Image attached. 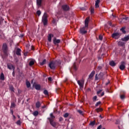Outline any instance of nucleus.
I'll return each instance as SVG.
<instances>
[{"mask_svg":"<svg viewBox=\"0 0 129 129\" xmlns=\"http://www.w3.org/2000/svg\"><path fill=\"white\" fill-rule=\"evenodd\" d=\"M128 19V17H123L122 18V21H123V20H125V21H127V19Z\"/></svg>","mask_w":129,"mask_h":129,"instance_id":"obj_46","label":"nucleus"},{"mask_svg":"<svg viewBox=\"0 0 129 129\" xmlns=\"http://www.w3.org/2000/svg\"><path fill=\"white\" fill-rule=\"evenodd\" d=\"M109 26H112V23H111V22H109Z\"/></svg>","mask_w":129,"mask_h":129,"instance_id":"obj_55","label":"nucleus"},{"mask_svg":"<svg viewBox=\"0 0 129 129\" xmlns=\"http://www.w3.org/2000/svg\"><path fill=\"white\" fill-rule=\"evenodd\" d=\"M119 69L120 70H124L125 69V62L124 61H121V64L119 66Z\"/></svg>","mask_w":129,"mask_h":129,"instance_id":"obj_8","label":"nucleus"},{"mask_svg":"<svg viewBox=\"0 0 129 129\" xmlns=\"http://www.w3.org/2000/svg\"><path fill=\"white\" fill-rule=\"evenodd\" d=\"M96 100H97V96H95L93 98V101H94V102H95V101H96Z\"/></svg>","mask_w":129,"mask_h":129,"instance_id":"obj_36","label":"nucleus"},{"mask_svg":"<svg viewBox=\"0 0 129 129\" xmlns=\"http://www.w3.org/2000/svg\"><path fill=\"white\" fill-rule=\"evenodd\" d=\"M61 8L62 10H63V11H65L66 12H67L70 10V7L68 5H62Z\"/></svg>","mask_w":129,"mask_h":129,"instance_id":"obj_7","label":"nucleus"},{"mask_svg":"<svg viewBox=\"0 0 129 129\" xmlns=\"http://www.w3.org/2000/svg\"><path fill=\"white\" fill-rule=\"evenodd\" d=\"M68 116H69V113H66L64 115H63V117H67Z\"/></svg>","mask_w":129,"mask_h":129,"instance_id":"obj_39","label":"nucleus"},{"mask_svg":"<svg viewBox=\"0 0 129 129\" xmlns=\"http://www.w3.org/2000/svg\"><path fill=\"white\" fill-rule=\"evenodd\" d=\"M103 39V37L102 36V35H100L99 36V39H100V41H102Z\"/></svg>","mask_w":129,"mask_h":129,"instance_id":"obj_41","label":"nucleus"},{"mask_svg":"<svg viewBox=\"0 0 129 129\" xmlns=\"http://www.w3.org/2000/svg\"><path fill=\"white\" fill-rule=\"evenodd\" d=\"M103 95H104V92H103L101 94V96H103Z\"/></svg>","mask_w":129,"mask_h":129,"instance_id":"obj_56","label":"nucleus"},{"mask_svg":"<svg viewBox=\"0 0 129 129\" xmlns=\"http://www.w3.org/2000/svg\"><path fill=\"white\" fill-rule=\"evenodd\" d=\"M35 88L36 89V90H40L41 86L40 85H35Z\"/></svg>","mask_w":129,"mask_h":129,"instance_id":"obj_22","label":"nucleus"},{"mask_svg":"<svg viewBox=\"0 0 129 129\" xmlns=\"http://www.w3.org/2000/svg\"><path fill=\"white\" fill-rule=\"evenodd\" d=\"M21 38H23V37H24V35H23V34L21 35Z\"/></svg>","mask_w":129,"mask_h":129,"instance_id":"obj_64","label":"nucleus"},{"mask_svg":"<svg viewBox=\"0 0 129 129\" xmlns=\"http://www.w3.org/2000/svg\"><path fill=\"white\" fill-rule=\"evenodd\" d=\"M41 21L44 26H47L48 25V15H47V13L45 12L44 13Z\"/></svg>","mask_w":129,"mask_h":129,"instance_id":"obj_3","label":"nucleus"},{"mask_svg":"<svg viewBox=\"0 0 129 129\" xmlns=\"http://www.w3.org/2000/svg\"><path fill=\"white\" fill-rule=\"evenodd\" d=\"M48 80L49 81H52V78L51 77H49L48 78Z\"/></svg>","mask_w":129,"mask_h":129,"instance_id":"obj_53","label":"nucleus"},{"mask_svg":"<svg viewBox=\"0 0 129 129\" xmlns=\"http://www.w3.org/2000/svg\"><path fill=\"white\" fill-rule=\"evenodd\" d=\"M118 46H121V47H123V46H124V42H121V41H119L118 42Z\"/></svg>","mask_w":129,"mask_h":129,"instance_id":"obj_25","label":"nucleus"},{"mask_svg":"<svg viewBox=\"0 0 129 129\" xmlns=\"http://www.w3.org/2000/svg\"><path fill=\"white\" fill-rule=\"evenodd\" d=\"M49 123L53 127H56V126H57V122L54 121V120H50Z\"/></svg>","mask_w":129,"mask_h":129,"instance_id":"obj_10","label":"nucleus"},{"mask_svg":"<svg viewBox=\"0 0 129 129\" xmlns=\"http://www.w3.org/2000/svg\"><path fill=\"white\" fill-rule=\"evenodd\" d=\"M61 65V61L60 60H57L54 61H51L48 64V67L52 70H55L57 66H60Z\"/></svg>","mask_w":129,"mask_h":129,"instance_id":"obj_1","label":"nucleus"},{"mask_svg":"<svg viewBox=\"0 0 129 129\" xmlns=\"http://www.w3.org/2000/svg\"><path fill=\"white\" fill-rule=\"evenodd\" d=\"M109 65L112 67H114V66H116V63H115L114 61L111 60V61L109 62Z\"/></svg>","mask_w":129,"mask_h":129,"instance_id":"obj_17","label":"nucleus"},{"mask_svg":"<svg viewBox=\"0 0 129 129\" xmlns=\"http://www.w3.org/2000/svg\"><path fill=\"white\" fill-rule=\"evenodd\" d=\"M101 91H102V90H99V91H98L97 92V94H98V95H99V94H100V93L101 92Z\"/></svg>","mask_w":129,"mask_h":129,"instance_id":"obj_45","label":"nucleus"},{"mask_svg":"<svg viewBox=\"0 0 129 129\" xmlns=\"http://www.w3.org/2000/svg\"><path fill=\"white\" fill-rule=\"evenodd\" d=\"M31 50H34V46H31Z\"/></svg>","mask_w":129,"mask_h":129,"instance_id":"obj_58","label":"nucleus"},{"mask_svg":"<svg viewBox=\"0 0 129 129\" xmlns=\"http://www.w3.org/2000/svg\"><path fill=\"white\" fill-rule=\"evenodd\" d=\"M59 90H60V89H59V88L56 89V92H57V91H59Z\"/></svg>","mask_w":129,"mask_h":129,"instance_id":"obj_59","label":"nucleus"},{"mask_svg":"<svg viewBox=\"0 0 129 129\" xmlns=\"http://www.w3.org/2000/svg\"><path fill=\"white\" fill-rule=\"evenodd\" d=\"M109 83V82H108V83H106V85H108Z\"/></svg>","mask_w":129,"mask_h":129,"instance_id":"obj_63","label":"nucleus"},{"mask_svg":"<svg viewBox=\"0 0 129 129\" xmlns=\"http://www.w3.org/2000/svg\"><path fill=\"white\" fill-rule=\"evenodd\" d=\"M24 56H28V52H25L24 53Z\"/></svg>","mask_w":129,"mask_h":129,"instance_id":"obj_54","label":"nucleus"},{"mask_svg":"<svg viewBox=\"0 0 129 129\" xmlns=\"http://www.w3.org/2000/svg\"><path fill=\"white\" fill-rule=\"evenodd\" d=\"M44 94L45 95H49V92H48V91L47 90H44L43 91Z\"/></svg>","mask_w":129,"mask_h":129,"instance_id":"obj_32","label":"nucleus"},{"mask_svg":"<svg viewBox=\"0 0 129 129\" xmlns=\"http://www.w3.org/2000/svg\"><path fill=\"white\" fill-rule=\"evenodd\" d=\"M46 64V59H44L41 62H40V64L41 66H43V65H45Z\"/></svg>","mask_w":129,"mask_h":129,"instance_id":"obj_29","label":"nucleus"},{"mask_svg":"<svg viewBox=\"0 0 129 129\" xmlns=\"http://www.w3.org/2000/svg\"><path fill=\"white\" fill-rule=\"evenodd\" d=\"M111 37L113 39L118 40V39H119V37H120V34L118 32L114 33L112 34Z\"/></svg>","mask_w":129,"mask_h":129,"instance_id":"obj_5","label":"nucleus"},{"mask_svg":"<svg viewBox=\"0 0 129 129\" xmlns=\"http://www.w3.org/2000/svg\"><path fill=\"white\" fill-rule=\"evenodd\" d=\"M95 74V71H92L89 76V79H91V78H92V77L94 76Z\"/></svg>","mask_w":129,"mask_h":129,"instance_id":"obj_19","label":"nucleus"},{"mask_svg":"<svg viewBox=\"0 0 129 129\" xmlns=\"http://www.w3.org/2000/svg\"><path fill=\"white\" fill-rule=\"evenodd\" d=\"M53 37H54V35L49 34L48 36V41L52 42V38H53Z\"/></svg>","mask_w":129,"mask_h":129,"instance_id":"obj_14","label":"nucleus"},{"mask_svg":"<svg viewBox=\"0 0 129 129\" xmlns=\"http://www.w3.org/2000/svg\"><path fill=\"white\" fill-rule=\"evenodd\" d=\"M96 111H97V112H99V111H102V108H98L96 109Z\"/></svg>","mask_w":129,"mask_h":129,"instance_id":"obj_34","label":"nucleus"},{"mask_svg":"<svg viewBox=\"0 0 129 129\" xmlns=\"http://www.w3.org/2000/svg\"><path fill=\"white\" fill-rule=\"evenodd\" d=\"M101 127H102V125H100L98 126V127H97V129H101Z\"/></svg>","mask_w":129,"mask_h":129,"instance_id":"obj_52","label":"nucleus"},{"mask_svg":"<svg viewBox=\"0 0 129 129\" xmlns=\"http://www.w3.org/2000/svg\"><path fill=\"white\" fill-rule=\"evenodd\" d=\"M35 64V62H34V60H31L29 62V66H33Z\"/></svg>","mask_w":129,"mask_h":129,"instance_id":"obj_31","label":"nucleus"},{"mask_svg":"<svg viewBox=\"0 0 129 129\" xmlns=\"http://www.w3.org/2000/svg\"><path fill=\"white\" fill-rule=\"evenodd\" d=\"M63 119H63V117H60L59 118V121H63Z\"/></svg>","mask_w":129,"mask_h":129,"instance_id":"obj_47","label":"nucleus"},{"mask_svg":"<svg viewBox=\"0 0 129 129\" xmlns=\"http://www.w3.org/2000/svg\"><path fill=\"white\" fill-rule=\"evenodd\" d=\"M3 51L5 56H8V45L7 43H4L3 45Z\"/></svg>","mask_w":129,"mask_h":129,"instance_id":"obj_4","label":"nucleus"},{"mask_svg":"<svg viewBox=\"0 0 129 129\" xmlns=\"http://www.w3.org/2000/svg\"><path fill=\"white\" fill-rule=\"evenodd\" d=\"M95 120L91 121L90 123H89V125H91V126H94L95 124Z\"/></svg>","mask_w":129,"mask_h":129,"instance_id":"obj_26","label":"nucleus"},{"mask_svg":"<svg viewBox=\"0 0 129 129\" xmlns=\"http://www.w3.org/2000/svg\"><path fill=\"white\" fill-rule=\"evenodd\" d=\"M60 41L61 40H60V39H56V37H55L53 40V42L54 45H57V44H59V43H60Z\"/></svg>","mask_w":129,"mask_h":129,"instance_id":"obj_11","label":"nucleus"},{"mask_svg":"<svg viewBox=\"0 0 129 129\" xmlns=\"http://www.w3.org/2000/svg\"><path fill=\"white\" fill-rule=\"evenodd\" d=\"M22 50L20 48H17L16 50V54L18 56H21L22 55L21 53Z\"/></svg>","mask_w":129,"mask_h":129,"instance_id":"obj_12","label":"nucleus"},{"mask_svg":"<svg viewBox=\"0 0 129 129\" xmlns=\"http://www.w3.org/2000/svg\"><path fill=\"white\" fill-rule=\"evenodd\" d=\"M17 124H18V125H21V120H18L17 122H16Z\"/></svg>","mask_w":129,"mask_h":129,"instance_id":"obj_38","label":"nucleus"},{"mask_svg":"<svg viewBox=\"0 0 129 129\" xmlns=\"http://www.w3.org/2000/svg\"><path fill=\"white\" fill-rule=\"evenodd\" d=\"M80 33L81 34V28H80Z\"/></svg>","mask_w":129,"mask_h":129,"instance_id":"obj_62","label":"nucleus"},{"mask_svg":"<svg viewBox=\"0 0 129 129\" xmlns=\"http://www.w3.org/2000/svg\"><path fill=\"white\" fill-rule=\"evenodd\" d=\"M121 40L123 41V42H127L129 40V35L125 36L123 38H121Z\"/></svg>","mask_w":129,"mask_h":129,"instance_id":"obj_15","label":"nucleus"},{"mask_svg":"<svg viewBox=\"0 0 129 129\" xmlns=\"http://www.w3.org/2000/svg\"><path fill=\"white\" fill-rule=\"evenodd\" d=\"M77 82L80 86V88L81 89V82H80L79 80H78Z\"/></svg>","mask_w":129,"mask_h":129,"instance_id":"obj_43","label":"nucleus"},{"mask_svg":"<svg viewBox=\"0 0 129 129\" xmlns=\"http://www.w3.org/2000/svg\"><path fill=\"white\" fill-rule=\"evenodd\" d=\"M125 29V28L124 27H122L121 29H120V31H122V32L123 33V34H125L126 32H125V30H124Z\"/></svg>","mask_w":129,"mask_h":129,"instance_id":"obj_30","label":"nucleus"},{"mask_svg":"<svg viewBox=\"0 0 129 129\" xmlns=\"http://www.w3.org/2000/svg\"><path fill=\"white\" fill-rule=\"evenodd\" d=\"M77 71V66H76V63L74 62L71 69H70V71L72 73L73 71Z\"/></svg>","mask_w":129,"mask_h":129,"instance_id":"obj_6","label":"nucleus"},{"mask_svg":"<svg viewBox=\"0 0 129 129\" xmlns=\"http://www.w3.org/2000/svg\"><path fill=\"white\" fill-rule=\"evenodd\" d=\"M10 112H11L12 115H14V111L13 110V109H10Z\"/></svg>","mask_w":129,"mask_h":129,"instance_id":"obj_50","label":"nucleus"},{"mask_svg":"<svg viewBox=\"0 0 129 129\" xmlns=\"http://www.w3.org/2000/svg\"><path fill=\"white\" fill-rule=\"evenodd\" d=\"M99 104H101V101H99V102H97L96 104H95V106H98V105H99Z\"/></svg>","mask_w":129,"mask_h":129,"instance_id":"obj_42","label":"nucleus"},{"mask_svg":"<svg viewBox=\"0 0 129 129\" xmlns=\"http://www.w3.org/2000/svg\"><path fill=\"white\" fill-rule=\"evenodd\" d=\"M77 111L80 113V114H81V110H78V109H77Z\"/></svg>","mask_w":129,"mask_h":129,"instance_id":"obj_51","label":"nucleus"},{"mask_svg":"<svg viewBox=\"0 0 129 129\" xmlns=\"http://www.w3.org/2000/svg\"><path fill=\"white\" fill-rule=\"evenodd\" d=\"M121 95H120V97L121 99H124L125 97L124 96V94H125V92H121Z\"/></svg>","mask_w":129,"mask_h":129,"instance_id":"obj_16","label":"nucleus"},{"mask_svg":"<svg viewBox=\"0 0 129 129\" xmlns=\"http://www.w3.org/2000/svg\"><path fill=\"white\" fill-rule=\"evenodd\" d=\"M40 106H41V103H40L39 101H37L36 103V108H40Z\"/></svg>","mask_w":129,"mask_h":129,"instance_id":"obj_23","label":"nucleus"},{"mask_svg":"<svg viewBox=\"0 0 129 129\" xmlns=\"http://www.w3.org/2000/svg\"><path fill=\"white\" fill-rule=\"evenodd\" d=\"M103 73H100L99 75H98V77H99V79H103Z\"/></svg>","mask_w":129,"mask_h":129,"instance_id":"obj_21","label":"nucleus"},{"mask_svg":"<svg viewBox=\"0 0 129 129\" xmlns=\"http://www.w3.org/2000/svg\"><path fill=\"white\" fill-rule=\"evenodd\" d=\"M10 89L11 90V91H13L14 92V91H15V88H14V87H13V86H11L10 87Z\"/></svg>","mask_w":129,"mask_h":129,"instance_id":"obj_37","label":"nucleus"},{"mask_svg":"<svg viewBox=\"0 0 129 129\" xmlns=\"http://www.w3.org/2000/svg\"><path fill=\"white\" fill-rule=\"evenodd\" d=\"M88 24H89V17L86 18L85 20V26L81 29V34L84 35L87 33L88 30Z\"/></svg>","mask_w":129,"mask_h":129,"instance_id":"obj_2","label":"nucleus"},{"mask_svg":"<svg viewBox=\"0 0 129 129\" xmlns=\"http://www.w3.org/2000/svg\"><path fill=\"white\" fill-rule=\"evenodd\" d=\"M102 69V66H98L97 68L98 70H101Z\"/></svg>","mask_w":129,"mask_h":129,"instance_id":"obj_48","label":"nucleus"},{"mask_svg":"<svg viewBox=\"0 0 129 129\" xmlns=\"http://www.w3.org/2000/svg\"><path fill=\"white\" fill-rule=\"evenodd\" d=\"M7 68L9 69V70H15V67L12 63H8L7 64Z\"/></svg>","mask_w":129,"mask_h":129,"instance_id":"obj_9","label":"nucleus"},{"mask_svg":"<svg viewBox=\"0 0 129 129\" xmlns=\"http://www.w3.org/2000/svg\"><path fill=\"white\" fill-rule=\"evenodd\" d=\"M99 79V77H98V75L97 74H96L95 75V80H98Z\"/></svg>","mask_w":129,"mask_h":129,"instance_id":"obj_44","label":"nucleus"},{"mask_svg":"<svg viewBox=\"0 0 129 129\" xmlns=\"http://www.w3.org/2000/svg\"><path fill=\"white\" fill-rule=\"evenodd\" d=\"M36 14L37 15L39 16H41V14H42V12H41V11L40 10H38L37 12H36Z\"/></svg>","mask_w":129,"mask_h":129,"instance_id":"obj_35","label":"nucleus"},{"mask_svg":"<svg viewBox=\"0 0 129 129\" xmlns=\"http://www.w3.org/2000/svg\"><path fill=\"white\" fill-rule=\"evenodd\" d=\"M99 3H100V0H96L95 2V8L97 9V8H99Z\"/></svg>","mask_w":129,"mask_h":129,"instance_id":"obj_18","label":"nucleus"},{"mask_svg":"<svg viewBox=\"0 0 129 129\" xmlns=\"http://www.w3.org/2000/svg\"><path fill=\"white\" fill-rule=\"evenodd\" d=\"M91 14H94V9L92 8L91 9Z\"/></svg>","mask_w":129,"mask_h":129,"instance_id":"obj_49","label":"nucleus"},{"mask_svg":"<svg viewBox=\"0 0 129 129\" xmlns=\"http://www.w3.org/2000/svg\"><path fill=\"white\" fill-rule=\"evenodd\" d=\"M16 106V104H15V103L13 102L11 103V108L12 107L13 108H14V107H15Z\"/></svg>","mask_w":129,"mask_h":129,"instance_id":"obj_40","label":"nucleus"},{"mask_svg":"<svg viewBox=\"0 0 129 129\" xmlns=\"http://www.w3.org/2000/svg\"><path fill=\"white\" fill-rule=\"evenodd\" d=\"M0 79L3 81L5 80V75H4L3 73H2L0 75Z\"/></svg>","mask_w":129,"mask_h":129,"instance_id":"obj_24","label":"nucleus"},{"mask_svg":"<svg viewBox=\"0 0 129 129\" xmlns=\"http://www.w3.org/2000/svg\"><path fill=\"white\" fill-rule=\"evenodd\" d=\"M33 114L34 116H37V115L39 114V111H35L33 113Z\"/></svg>","mask_w":129,"mask_h":129,"instance_id":"obj_28","label":"nucleus"},{"mask_svg":"<svg viewBox=\"0 0 129 129\" xmlns=\"http://www.w3.org/2000/svg\"><path fill=\"white\" fill-rule=\"evenodd\" d=\"M84 86V80L83 79L81 80V88H83Z\"/></svg>","mask_w":129,"mask_h":129,"instance_id":"obj_33","label":"nucleus"},{"mask_svg":"<svg viewBox=\"0 0 129 129\" xmlns=\"http://www.w3.org/2000/svg\"><path fill=\"white\" fill-rule=\"evenodd\" d=\"M13 116V118H14V119H16V116H15V115H12Z\"/></svg>","mask_w":129,"mask_h":129,"instance_id":"obj_57","label":"nucleus"},{"mask_svg":"<svg viewBox=\"0 0 129 129\" xmlns=\"http://www.w3.org/2000/svg\"><path fill=\"white\" fill-rule=\"evenodd\" d=\"M45 107H46V105H44L42 107V108H45Z\"/></svg>","mask_w":129,"mask_h":129,"instance_id":"obj_61","label":"nucleus"},{"mask_svg":"<svg viewBox=\"0 0 129 129\" xmlns=\"http://www.w3.org/2000/svg\"><path fill=\"white\" fill-rule=\"evenodd\" d=\"M12 74H13V76H14V75H15V70L14 71L13 70Z\"/></svg>","mask_w":129,"mask_h":129,"instance_id":"obj_60","label":"nucleus"},{"mask_svg":"<svg viewBox=\"0 0 129 129\" xmlns=\"http://www.w3.org/2000/svg\"><path fill=\"white\" fill-rule=\"evenodd\" d=\"M26 86L27 88H30V87H31V83H30V82H26Z\"/></svg>","mask_w":129,"mask_h":129,"instance_id":"obj_27","label":"nucleus"},{"mask_svg":"<svg viewBox=\"0 0 129 129\" xmlns=\"http://www.w3.org/2000/svg\"><path fill=\"white\" fill-rule=\"evenodd\" d=\"M43 0H36V4L38 7L42 6V1Z\"/></svg>","mask_w":129,"mask_h":129,"instance_id":"obj_20","label":"nucleus"},{"mask_svg":"<svg viewBox=\"0 0 129 129\" xmlns=\"http://www.w3.org/2000/svg\"><path fill=\"white\" fill-rule=\"evenodd\" d=\"M50 117L47 118V119L50 121V120H55V116L53 115V113H51L50 114Z\"/></svg>","mask_w":129,"mask_h":129,"instance_id":"obj_13","label":"nucleus"}]
</instances>
